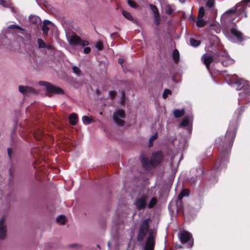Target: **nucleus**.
I'll return each mask as SVG.
<instances>
[{
    "label": "nucleus",
    "mask_w": 250,
    "mask_h": 250,
    "mask_svg": "<svg viewBox=\"0 0 250 250\" xmlns=\"http://www.w3.org/2000/svg\"><path fill=\"white\" fill-rule=\"evenodd\" d=\"M162 160V154L161 152H157L153 153L149 161L148 159L143 158L142 159V165L144 168L149 169L153 166L158 165Z\"/></svg>",
    "instance_id": "obj_1"
},
{
    "label": "nucleus",
    "mask_w": 250,
    "mask_h": 250,
    "mask_svg": "<svg viewBox=\"0 0 250 250\" xmlns=\"http://www.w3.org/2000/svg\"><path fill=\"white\" fill-rule=\"evenodd\" d=\"M226 82L229 84H236L240 86V89L249 90L250 87L247 81L237 77L236 75L228 76L226 78Z\"/></svg>",
    "instance_id": "obj_2"
},
{
    "label": "nucleus",
    "mask_w": 250,
    "mask_h": 250,
    "mask_svg": "<svg viewBox=\"0 0 250 250\" xmlns=\"http://www.w3.org/2000/svg\"><path fill=\"white\" fill-rule=\"evenodd\" d=\"M39 84L44 87L47 92V94L49 96H51L52 94L62 95L64 94V91L61 88L54 86L47 82L40 81Z\"/></svg>",
    "instance_id": "obj_3"
},
{
    "label": "nucleus",
    "mask_w": 250,
    "mask_h": 250,
    "mask_svg": "<svg viewBox=\"0 0 250 250\" xmlns=\"http://www.w3.org/2000/svg\"><path fill=\"white\" fill-rule=\"evenodd\" d=\"M149 219H146L144 220L140 225L137 235L138 241L141 242L143 240L146 234L149 232Z\"/></svg>",
    "instance_id": "obj_4"
},
{
    "label": "nucleus",
    "mask_w": 250,
    "mask_h": 250,
    "mask_svg": "<svg viewBox=\"0 0 250 250\" xmlns=\"http://www.w3.org/2000/svg\"><path fill=\"white\" fill-rule=\"evenodd\" d=\"M237 130V125L236 124L234 125H230L229 129L227 131L225 136V144L228 143L229 149L231 146V144L235 137Z\"/></svg>",
    "instance_id": "obj_5"
},
{
    "label": "nucleus",
    "mask_w": 250,
    "mask_h": 250,
    "mask_svg": "<svg viewBox=\"0 0 250 250\" xmlns=\"http://www.w3.org/2000/svg\"><path fill=\"white\" fill-rule=\"evenodd\" d=\"M179 237L182 243L186 244L188 248H190L193 245V239L191 233L184 230L180 232Z\"/></svg>",
    "instance_id": "obj_6"
},
{
    "label": "nucleus",
    "mask_w": 250,
    "mask_h": 250,
    "mask_svg": "<svg viewBox=\"0 0 250 250\" xmlns=\"http://www.w3.org/2000/svg\"><path fill=\"white\" fill-rule=\"evenodd\" d=\"M156 235V230L151 229L147 238L144 250H153L155 245V238Z\"/></svg>",
    "instance_id": "obj_7"
},
{
    "label": "nucleus",
    "mask_w": 250,
    "mask_h": 250,
    "mask_svg": "<svg viewBox=\"0 0 250 250\" xmlns=\"http://www.w3.org/2000/svg\"><path fill=\"white\" fill-rule=\"evenodd\" d=\"M125 116V111L122 109H118L114 112L113 117L114 121L118 125L123 126L125 125L124 119Z\"/></svg>",
    "instance_id": "obj_8"
},
{
    "label": "nucleus",
    "mask_w": 250,
    "mask_h": 250,
    "mask_svg": "<svg viewBox=\"0 0 250 250\" xmlns=\"http://www.w3.org/2000/svg\"><path fill=\"white\" fill-rule=\"evenodd\" d=\"M69 42L72 45H81L83 46H85L88 44L87 41L82 40L79 36L74 33L70 36Z\"/></svg>",
    "instance_id": "obj_9"
},
{
    "label": "nucleus",
    "mask_w": 250,
    "mask_h": 250,
    "mask_svg": "<svg viewBox=\"0 0 250 250\" xmlns=\"http://www.w3.org/2000/svg\"><path fill=\"white\" fill-rule=\"evenodd\" d=\"M148 200V196L144 195L136 199L134 205L137 209L140 210L144 209L146 206V203Z\"/></svg>",
    "instance_id": "obj_10"
},
{
    "label": "nucleus",
    "mask_w": 250,
    "mask_h": 250,
    "mask_svg": "<svg viewBox=\"0 0 250 250\" xmlns=\"http://www.w3.org/2000/svg\"><path fill=\"white\" fill-rule=\"evenodd\" d=\"M239 6H237L236 8L234 9H230L227 12V13H234L237 12V15L239 18H247V14L246 11V8L245 7H241L239 8H238Z\"/></svg>",
    "instance_id": "obj_11"
},
{
    "label": "nucleus",
    "mask_w": 250,
    "mask_h": 250,
    "mask_svg": "<svg viewBox=\"0 0 250 250\" xmlns=\"http://www.w3.org/2000/svg\"><path fill=\"white\" fill-rule=\"evenodd\" d=\"M19 90L21 93L24 95L36 93V91L33 88L29 86L19 85Z\"/></svg>",
    "instance_id": "obj_12"
},
{
    "label": "nucleus",
    "mask_w": 250,
    "mask_h": 250,
    "mask_svg": "<svg viewBox=\"0 0 250 250\" xmlns=\"http://www.w3.org/2000/svg\"><path fill=\"white\" fill-rule=\"evenodd\" d=\"M7 228L3 218L0 220V239L3 240L6 237Z\"/></svg>",
    "instance_id": "obj_13"
},
{
    "label": "nucleus",
    "mask_w": 250,
    "mask_h": 250,
    "mask_svg": "<svg viewBox=\"0 0 250 250\" xmlns=\"http://www.w3.org/2000/svg\"><path fill=\"white\" fill-rule=\"evenodd\" d=\"M230 32L231 34L234 35L238 41L240 42H243L245 40L246 37L243 34L234 28H232L230 29Z\"/></svg>",
    "instance_id": "obj_14"
},
{
    "label": "nucleus",
    "mask_w": 250,
    "mask_h": 250,
    "mask_svg": "<svg viewBox=\"0 0 250 250\" xmlns=\"http://www.w3.org/2000/svg\"><path fill=\"white\" fill-rule=\"evenodd\" d=\"M202 62H213L214 57L212 55L209 53H205L201 57Z\"/></svg>",
    "instance_id": "obj_15"
},
{
    "label": "nucleus",
    "mask_w": 250,
    "mask_h": 250,
    "mask_svg": "<svg viewBox=\"0 0 250 250\" xmlns=\"http://www.w3.org/2000/svg\"><path fill=\"white\" fill-rule=\"evenodd\" d=\"M192 121V117L191 116L186 117L182 121L181 123L182 126H186L190 128L191 123Z\"/></svg>",
    "instance_id": "obj_16"
},
{
    "label": "nucleus",
    "mask_w": 250,
    "mask_h": 250,
    "mask_svg": "<svg viewBox=\"0 0 250 250\" xmlns=\"http://www.w3.org/2000/svg\"><path fill=\"white\" fill-rule=\"evenodd\" d=\"M69 120L70 124L75 125L78 121V117L76 114L74 113L71 114L69 117Z\"/></svg>",
    "instance_id": "obj_17"
},
{
    "label": "nucleus",
    "mask_w": 250,
    "mask_h": 250,
    "mask_svg": "<svg viewBox=\"0 0 250 250\" xmlns=\"http://www.w3.org/2000/svg\"><path fill=\"white\" fill-rule=\"evenodd\" d=\"M50 21L47 20H45L43 21V23L42 28V31L43 34L47 35L48 33L49 28L47 26V24L50 23Z\"/></svg>",
    "instance_id": "obj_18"
},
{
    "label": "nucleus",
    "mask_w": 250,
    "mask_h": 250,
    "mask_svg": "<svg viewBox=\"0 0 250 250\" xmlns=\"http://www.w3.org/2000/svg\"><path fill=\"white\" fill-rule=\"evenodd\" d=\"M185 113L184 109H175L173 111V114L176 118H179L182 116Z\"/></svg>",
    "instance_id": "obj_19"
},
{
    "label": "nucleus",
    "mask_w": 250,
    "mask_h": 250,
    "mask_svg": "<svg viewBox=\"0 0 250 250\" xmlns=\"http://www.w3.org/2000/svg\"><path fill=\"white\" fill-rule=\"evenodd\" d=\"M172 57L173 60L175 62H177L179 61V52L177 49H175L172 54Z\"/></svg>",
    "instance_id": "obj_20"
},
{
    "label": "nucleus",
    "mask_w": 250,
    "mask_h": 250,
    "mask_svg": "<svg viewBox=\"0 0 250 250\" xmlns=\"http://www.w3.org/2000/svg\"><path fill=\"white\" fill-rule=\"evenodd\" d=\"M189 42L190 45L193 47H197L201 43L200 41L196 40L193 38L189 39Z\"/></svg>",
    "instance_id": "obj_21"
},
{
    "label": "nucleus",
    "mask_w": 250,
    "mask_h": 250,
    "mask_svg": "<svg viewBox=\"0 0 250 250\" xmlns=\"http://www.w3.org/2000/svg\"><path fill=\"white\" fill-rule=\"evenodd\" d=\"M207 23L206 21H205L203 18H197V20L196 21V25L199 27H204Z\"/></svg>",
    "instance_id": "obj_22"
},
{
    "label": "nucleus",
    "mask_w": 250,
    "mask_h": 250,
    "mask_svg": "<svg viewBox=\"0 0 250 250\" xmlns=\"http://www.w3.org/2000/svg\"><path fill=\"white\" fill-rule=\"evenodd\" d=\"M122 14H123V15L127 20H128L130 21H133V20H134L133 18L132 17L130 13H129L127 11H126L125 10H123L122 11Z\"/></svg>",
    "instance_id": "obj_23"
},
{
    "label": "nucleus",
    "mask_w": 250,
    "mask_h": 250,
    "mask_svg": "<svg viewBox=\"0 0 250 250\" xmlns=\"http://www.w3.org/2000/svg\"><path fill=\"white\" fill-rule=\"evenodd\" d=\"M189 190L187 189H183L178 195V199L181 200L183 197L188 196Z\"/></svg>",
    "instance_id": "obj_24"
},
{
    "label": "nucleus",
    "mask_w": 250,
    "mask_h": 250,
    "mask_svg": "<svg viewBox=\"0 0 250 250\" xmlns=\"http://www.w3.org/2000/svg\"><path fill=\"white\" fill-rule=\"evenodd\" d=\"M149 7L151 9V10H152V11L153 12L154 16L160 15L158 9L156 6H155V5H153L152 4H150Z\"/></svg>",
    "instance_id": "obj_25"
},
{
    "label": "nucleus",
    "mask_w": 250,
    "mask_h": 250,
    "mask_svg": "<svg viewBox=\"0 0 250 250\" xmlns=\"http://www.w3.org/2000/svg\"><path fill=\"white\" fill-rule=\"evenodd\" d=\"M165 11L166 14L170 15H171L173 12L174 9L172 8L170 5L168 4L166 6Z\"/></svg>",
    "instance_id": "obj_26"
},
{
    "label": "nucleus",
    "mask_w": 250,
    "mask_h": 250,
    "mask_svg": "<svg viewBox=\"0 0 250 250\" xmlns=\"http://www.w3.org/2000/svg\"><path fill=\"white\" fill-rule=\"evenodd\" d=\"M82 121L84 124L88 125L92 122V120L91 118L87 116H83L82 117Z\"/></svg>",
    "instance_id": "obj_27"
},
{
    "label": "nucleus",
    "mask_w": 250,
    "mask_h": 250,
    "mask_svg": "<svg viewBox=\"0 0 250 250\" xmlns=\"http://www.w3.org/2000/svg\"><path fill=\"white\" fill-rule=\"evenodd\" d=\"M37 42L38 44V47L39 48H46V44L42 39H40V38L38 39V41H37Z\"/></svg>",
    "instance_id": "obj_28"
},
{
    "label": "nucleus",
    "mask_w": 250,
    "mask_h": 250,
    "mask_svg": "<svg viewBox=\"0 0 250 250\" xmlns=\"http://www.w3.org/2000/svg\"><path fill=\"white\" fill-rule=\"evenodd\" d=\"M57 221L61 224H64L66 221L65 216L63 215H60L57 217Z\"/></svg>",
    "instance_id": "obj_29"
},
{
    "label": "nucleus",
    "mask_w": 250,
    "mask_h": 250,
    "mask_svg": "<svg viewBox=\"0 0 250 250\" xmlns=\"http://www.w3.org/2000/svg\"><path fill=\"white\" fill-rule=\"evenodd\" d=\"M127 3L131 7L134 9H137L139 7V5L132 0H128Z\"/></svg>",
    "instance_id": "obj_30"
},
{
    "label": "nucleus",
    "mask_w": 250,
    "mask_h": 250,
    "mask_svg": "<svg viewBox=\"0 0 250 250\" xmlns=\"http://www.w3.org/2000/svg\"><path fill=\"white\" fill-rule=\"evenodd\" d=\"M205 15V9L203 7H200L199 12L197 18H203Z\"/></svg>",
    "instance_id": "obj_31"
},
{
    "label": "nucleus",
    "mask_w": 250,
    "mask_h": 250,
    "mask_svg": "<svg viewBox=\"0 0 250 250\" xmlns=\"http://www.w3.org/2000/svg\"><path fill=\"white\" fill-rule=\"evenodd\" d=\"M157 203V199L155 197H153L151 198V199L150 200L148 204V207L149 208H153L155 204Z\"/></svg>",
    "instance_id": "obj_32"
},
{
    "label": "nucleus",
    "mask_w": 250,
    "mask_h": 250,
    "mask_svg": "<svg viewBox=\"0 0 250 250\" xmlns=\"http://www.w3.org/2000/svg\"><path fill=\"white\" fill-rule=\"evenodd\" d=\"M226 152L222 151L221 154V158L220 159V165H224L225 163V160L226 159Z\"/></svg>",
    "instance_id": "obj_33"
},
{
    "label": "nucleus",
    "mask_w": 250,
    "mask_h": 250,
    "mask_svg": "<svg viewBox=\"0 0 250 250\" xmlns=\"http://www.w3.org/2000/svg\"><path fill=\"white\" fill-rule=\"evenodd\" d=\"M43 132L42 130H39L34 134V136L37 140H40L42 136Z\"/></svg>",
    "instance_id": "obj_34"
},
{
    "label": "nucleus",
    "mask_w": 250,
    "mask_h": 250,
    "mask_svg": "<svg viewBox=\"0 0 250 250\" xmlns=\"http://www.w3.org/2000/svg\"><path fill=\"white\" fill-rule=\"evenodd\" d=\"M157 138V133H155L153 135H152L149 139V146H151L152 145V142Z\"/></svg>",
    "instance_id": "obj_35"
},
{
    "label": "nucleus",
    "mask_w": 250,
    "mask_h": 250,
    "mask_svg": "<svg viewBox=\"0 0 250 250\" xmlns=\"http://www.w3.org/2000/svg\"><path fill=\"white\" fill-rule=\"evenodd\" d=\"M154 23L156 25H158L160 23V15H155L154 16Z\"/></svg>",
    "instance_id": "obj_36"
},
{
    "label": "nucleus",
    "mask_w": 250,
    "mask_h": 250,
    "mask_svg": "<svg viewBox=\"0 0 250 250\" xmlns=\"http://www.w3.org/2000/svg\"><path fill=\"white\" fill-rule=\"evenodd\" d=\"M8 29H17L20 30H23V29L19 25L16 24L10 25L8 26Z\"/></svg>",
    "instance_id": "obj_37"
},
{
    "label": "nucleus",
    "mask_w": 250,
    "mask_h": 250,
    "mask_svg": "<svg viewBox=\"0 0 250 250\" xmlns=\"http://www.w3.org/2000/svg\"><path fill=\"white\" fill-rule=\"evenodd\" d=\"M171 94V91L168 89H165L163 94V97L166 99L168 95Z\"/></svg>",
    "instance_id": "obj_38"
},
{
    "label": "nucleus",
    "mask_w": 250,
    "mask_h": 250,
    "mask_svg": "<svg viewBox=\"0 0 250 250\" xmlns=\"http://www.w3.org/2000/svg\"><path fill=\"white\" fill-rule=\"evenodd\" d=\"M214 4V0H208L207 2V6L209 8H212Z\"/></svg>",
    "instance_id": "obj_39"
},
{
    "label": "nucleus",
    "mask_w": 250,
    "mask_h": 250,
    "mask_svg": "<svg viewBox=\"0 0 250 250\" xmlns=\"http://www.w3.org/2000/svg\"><path fill=\"white\" fill-rule=\"evenodd\" d=\"M73 71L78 76H79L80 74L81 71L80 70L79 68L76 66H74L73 67Z\"/></svg>",
    "instance_id": "obj_40"
},
{
    "label": "nucleus",
    "mask_w": 250,
    "mask_h": 250,
    "mask_svg": "<svg viewBox=\"0 0 250 250\" xmlns=\"http://www.w3.org/2000/svg\"><path fill=\"white\" fill-rule=\"evenodd\" d=\"M96 47L99 50H101L103 49V44L101 42H97L96 44Z\"/></svg>",
    "instance_id": "obj_41"
},
{
    "label": "nucleus",
    "mask_w": 250,
    "mask_h": 250,
    "mask_svg": "<svg viewBox=\"0 0 250 250\" xmlns=\"http://www.w3.org/2000/svg\"><path fill=\"white\" fill-rule=\"evenodd\" d=\"M0 4L5 7L8 6V3L7 2L6 0H0Z\"/></svg>",
    "instance_id": "obj_42"
},
{
    "label": "nucleus",
    "mask_w": 250,
    "mask_h": 250,
    "mask_svg": "<svg viewBox=\"0 0 250 250\" xmlns=\"http://www.w3.org/2000/svg\"><path fill=\"white\" fill-rule=\"evenodd\" d=\"M243 111H244L243 107H241L236 110L235 114H238L239 115H240Z\"/></svg>",
    "instance_id": "obj_43"
},
{
    "label": "nucleus",
    "mask_w": 250,
    "mask_h": 250,
    "mask_svg": "<svg viewBox=\"0 0 250 250\" xmlns=\"http://www.w3.org/2000/svg\"><path fill=\"white\" fill-rule=\"evenodd\" d=\"M30 20L33 23L36 24L38 23V18L37 17H33Z\"/></svg>",
    "instance_id": "obj_44"
},
{
    "label": "nucleus",
    "mask_w": 250,
    "mask_h": 250,
    "mask_svg": "<svg viewBox=\"0 0 250 250\" xmlns=\"http://www.w3.org/2000/svg\"><path fill=\"white\" fill-rule=\"evenodd\" d=\"M25 38L26 41H28L30 42L31 38V34L29 33L26 34L25 35Z\"/></svg>",
    "instance_id": "obj_45"
},
{
    "label": "nucleus",
    "mask_w": 250,
    "mask_h": 250,
    "mask_svg": "<svg viewBox=\"0 0 250 250\" xmlns=\"http://www.w3.org/2000/svg\"><path fill=\"white\" fill-rule=\"evenodd\" d=\"M91 51V48L89 47H86L83 49V52L87 54H88Z\"/></svg>",
    "instance_id": "obj_46"
},
{
    "label": "nucleus",
    "mask_w": 250,
    "mask_h": 250,
    "mask_svg": "<svg viewBox=\"0 0 250 250\" xmlns=\"http://www.w3.org/2000/svg\"><path fill=\"white\" fill-rule=\"evenodd\" d=\"M109 94L111 99H113L116 95L115 92L114 91H110Z\"/></svg>",
    "instance_id": "obj_47"
},
{
    "label": "nucleus",
    "mask_w": 250,
    "mask_h": 250,
    "mask_svg": "<svg viewBox=\"0 0 250 250\" xmlns=\"http://www.w3.org/2000/svg\"><path fill=\"white\" fill-rule=\"evenodd\" d=\"M125 61H126L124 57H121L119 58L118 59V62H124Z\"/></svg>",
    "instance_id": "obj_48"
},
{
    "label": "nucleus",
    "mask_w": 250,
    "mask_h": 250,
    "mask_svg": "<svg viewBox=\"0 0 250 250\" xmlns=\"http://www.w3.org/2000/svg\"><path fill=\"white\" fill-rule=\"evenodd\" d=\"M45 48H47L48 49H52V46L51 45H47L46 44V47Z\"/></svg>",
    "instance_id": "obj_49"
},
{
    "label": "nucleus",
    "mask_w": 250,
    "mask_h": 250,
    "mask_svg": "<svg viewBox=\"0 0 250 250\" xmlns=\"http://www.w3.org/2000/svg\"><path fill=\"white\" fill-rule=\"evenodd\" d=\"M205 64H206V68L208 69H209V66L210 63H205Z\"/></svg>",
    "instance_id": "obj_50"
},
{
    "label": "nucleus",
    "mask_w": 250,
    "mask_h": 250,
    "mask_svg": "<svg viewBox=\"0 0 250 250\" xmlns=\"http://www.w3.org/2000/svg\"><path fill=\"white\" fill-rule=\"evenodd\" d=\"M243 1L246 3H249L250 2V0H243Z\"/></svg>",
    "instance_id": "obj_51"
},
{
    "label": "nucleus",
    "mask_w": 250,
    "mask_h": 250,
    "mask_svg": "<svg viewBox=\"0 0 250 250\" xmlns=\"http://www.w3.org/2000/svg\"><path fill=\"white\" fill-rule=\"evenodd\" d=\"M8 155H9V157H10V156H11V150L10 149H8Z\"/></svg>",
    "instance_id": "obj_52"
},
{
    "label": "nucleus",
    "mask_w": 250,
    "mask_h": 250,
    "mask_svg": "<svg viewBox=\"0 0 250 250\" xmlns=\"http://www.w3.org/2000/svg\"><path fill=\"white\" fill-rule=\"evenodd\" d=\"M242 95H243V92H241L240 93H239V95L240 96H242Z\"/></svg>",
    "instance_id": "obj_53"
},
{
    "label": "nucleus",
    "mask_w": 250,
    "mask_h": 250,
    "mask_svg": "<svg viewBox=\"0 0 250 250\" xmlns=\"http://www.w3.org/2000/svg\"><path fill=\"white\" fill-rule=\"evenodd\" d=\"M75 246H76V244H73L71 245V247H74Z\"/></svg>",
    "instance_id": "obj_54"
},
{
    "label": "nucleus",
    "mask_w": 250,
    "mask_h": 250,
    "mask_svg": "<svg viewBox=\"0 0 250 250\" xmlns=\"http://www.w3.org/2000/svg\"><path fill=\"white\" fill-rule=\"evenodd\" d=\"M64 80H66V78H65V77H64L62 78Z\"/></svg>",
    "instance_id": "obj_55"
}]
</instances>
